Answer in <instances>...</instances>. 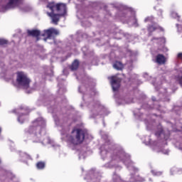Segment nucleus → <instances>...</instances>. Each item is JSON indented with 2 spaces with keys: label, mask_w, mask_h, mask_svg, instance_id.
I'll use <instances>...</instances> for the list:
<instances>
[{
  "label": "nucleus",
  "mask_w": 182,
  "mask_h": 182,
  "mask_svg": "<svg viewBox=\"0 0 182 182\" xmlns=\"http://www.w3.org/2000/svg\"><path fill=\"white\" fill-rule=\"evenodd\" d=\"M113 68L117 70H122V69H123V64L119 61H117L115 63H114Z\"/></svg>",
  "instance_id": "nucleus-23"
},
{
  "label": "nucleus",
  "mask_w": 182,
  "mask_h": 182,
  "mask_svg": "<svg viewBox=\"0 0 182 182\" xmlns=\"http://www.w3.org/2000/svg\"><path fill=\"white\" fill-rule=\"evenodd\" d=\"M151 173L153 174V176H161V174H163V172L161 171H151Z\"/></svg>",
  "instance_id": "nucleus-34"
},
{
  "label": "nucleus",
  "mask_w": 182,
  "mask_h": 182,
  "mask_svg": "<svg viewBox=\"0 0 182 182\" xmlns=\"http://www.w3.org/2000/svg\"><path fill=\"white\" fill-rule=\"evenodd\" d=\"M104 127L106 126V124L105 123V121H103Z\"/></svg>",
  "instance_id": "nucleus-42"
},
{
  "label": "nucleus",
  "mask_w": 182,
  "mask_h": 182,
  "mask_svg": "<svg viewBox=\"0 0 182 182\" xmlns=\"http://www.w3.org/2000/svg\"><path fill=\"white\" fill-rule=\"evenodd\" d=\"M46 121L43 117H38L33 122V125L24 130L25 134H29L33 143H42L43 144H51L52 147H59V145L53 144L49 136L42 140L43 136L46 134Z\"/></svg>",
  "instance_id": "nucleus-3"
},
{
  "label": "nucleus",
  "mask_w": 182,
  "mask_h": 182,
  "mask_svg": "<svg viewBox=\"0 0 182 182\" xmlns=\"http://www.w3.org/2000/svg\"><path fill=\"white\" fill-rule=\"evenodd\" d=\"M154 86H155V89L156 90L160 92L159 95V97H156L154 96H152L151 97V100L152 102H159L160 100H161L162 102H170V97L168 96H167V90L164 89V88H159V87H157V85H156L155 83H153Z\"/></svg>",
  "instance_id": "nucleus-9"
},
{
  "label": "nucleus",
  "mask_w": 182,
  "mask_h": 182,
  "mask_svg": "<svg viewBox=\"0 0 182 182\" xmlns=\"http://www.w3.org/2000/svg\"><path fill=\"white\" fill-rule=\"evenodd\" d=\"M172 18H180L178 14L176 12L172 11L171 14Z\"/></svg>",
  "instance_id": "nucleus-37"
},
{
  "label": "nucleus",
  "mask_w": 182,
  "mask_h": 182,
  "mask_svg": "<svg viewBox=\"0 0 182 182\" xmlns=\"http://www.w3.org/2000/svg\"><path fill=\"white\" fill-rule=\"evenodd\" d=\"M65 70L64 69V70H63V72H65Z\"/></svg>",
  "instance_id": "nucleus-52"
},
{
  "label": "nucleus",
  "mask_w": 182,
  "mask_h": 182,
  "mask_svg": "<svg viewBox=\"0 0 182 182\" xmlns=\"http://www.w3.org/2000/svg\"><path fill=\"white\" fill-rule=\"evenodd\" d=\"M16 83L18 86L22 87L28 95L32 93V92L36 89V87H31V86H29L31 80L22 72L17 73Z\"/></svg>",
  "instance_id": "nucleus-6"
},
{
  "label": "nucleus",
  "mask_w": 182,
  "mask_h": 182,
  "mask_svg": "<svg viewBox=\"0 0 182 182\" xmlns=\"http://www.w3.org/2000/svg\"><path fill=\"white\" fill-rule=\"evenodd\" d=\"M54 120H55L56 124H59V123H60V119H59V118H54Z\"/></svg>",
  "instance_id": "nucleus-39"
},
{
  "label": "nucleus",
  "mask_w": 182,
  "mask_h": 182,
  "mask_svg": "<svg viewBox=\"0 0 182 182\" xmlns=\"http://www.w3.org/2000/svg\"><path fill=\"white\" fill-rule=\"evenodd\" d=\"M155 136L157 137L159 142L155 141L151 143V139L148 136L144 143L146 146H151L154 150H157L158 149L159 150L157 151H161L164 154H168L170 151L168 149H164L163 146L167 144V140L170 137V131L163 130V128L159 127V129L155 133Z\"/></svg>",
  "instance_id": "nucleus-4"
},
{
  "label": "nucleus",
  "mask_w": 182,
  "mask_h": 182,
  "mask_svg": "<svg viewBox=\"0 0 182 182\" xmlns=\"http://www.w3.org/2000/svg\"><path fill=\"white\" fill-rule=\"evenodd\" d=\"M147 122H148V119H145V124L146 126H147Z\"/></svg>",
  "instance_id": "nucleus-41"
},
{
  "label": "nucleus",
  "mask_w": 182,
  "mask_h": 182,
  "mask_svg": "<svg viewBox=\"0 0 182 182\" xmlns=\"http://www.w3.org/2000/svg\"><path fill=\"white\" fill-rule=\"evenodd\" d=\"M6 181H6H8V179H6V181Z\"/></svg>",
  "instance_id": "nucleus-49"
},
{
  "label": "nucleus",
  "mask_w": 182,
  "mask_h": 182,
  "mask_svg": "<svg viewBox=\"0 0 182 182\" xmlns=\"http://www.w3.org/2000/svg\"><path fill=\"white\" fill-rule=\"evenodd\" d=\"M95 86H96V80L89 75H85L82 79V85L78 88L80 93H84L82 99L90 110V119H95L99 114L107 116L110 113L100 105L99 101H95L96 95Z\"/></svg>",
  "instance_id": "nucleus-1"
},
{
  "label": "nucleus",
  "mask_w": 182,
  "mask_h": 182,
  "mask_svg": "<svg viewBox=\"0 0 182 182\" xmlns=\"http://www.w3.org/2000/svg\"><path fill=\"white\" fill-rule=\"evenodd\" d=\"M82 171H83V168H82Z\"/></svg>",
  "instance_id": "nucleus-53"
},
{
  "label": "nucleus",
  "mask_w": 182,
  "mask_h": 182,
  "mask_svg": "<svg viewBox=\"0 0 182 182\" xmlns=\"http://www.w3.org/2000/svg\"><path fill=\"white\" fill-rule=\"evenodd\" d=\"M111 162L106 164H105V167H107V168H113V167H114L116 171H117V170H122V166H114L112 164H110Z\"/></svg>",
  "instance_id": "nucleus-25"
},
{
  "label": "nucleus",
  "mask_w": 182,
  "mask_h": 182,
  "mask_svg": "<svg viewBox=\"0 0 182 182\" xmlns=\"http://www.w3.org/2000/svg\"><path fill=\"white\" fill-rule=\"evenodd\" d=\"M62 80V78H58V80Z\"/></svg>",
  "instance_id": "nucleus-47"
},
{
  "label": "nucleus",
  "mask_w": 182,
  "mask_h": 182,
  "mask_svg": "<svg viewBox=\"0 0 182 182\" xmlns=\"http://www.w3.org/2000/svg\"><path fill=\"white\" fill-rule=\"evenodd\" d=\"M44 35L47 36V37L44 38V41H47L48 39L53 38L52 37L53 36V35H55V36L59 35V30L55 28H50L47 30H44Z\"/></svg>",
  "instance_id": "nucleus-13"
},
{
  "label": "nucleus",
  "mask_w": 182,
  "mask_h": 182,
  "mask_svg": "<svg viewBox=\"0 0 182 182\" xmlns=\"http://www.w3.org/2000/svg\"><path fill=\"white\" fill-rule=\"evenodd\" d=\"M133 102V98L129 95H127L125 97H121L117 100V103L118 105H129Z\"/></svg>",
  "instance_id": "nucleus-15"
},
{
  "label": "nucleus",
  "mask_w": 182,
  "mask_h": 182,
  "mask_svg": "<svg viewBox=\"0 0 182 182\" xmlns=\"http://www.w3.org/2000/svg\"><path fill=\"white\" fill-rule=\"evenodd\" d=\"M21 11H22V12H29V11H31V7L29 6H23L21 7H20Z\"/></svg>",
  "instance_id": "nucleus-29"
},
{
  "label": "nucleus",
  "mask_w": 182,
  "mask_h": 182,
  "mask_svg": "<svg viewBox=\"0 0 182 182\" xmlns=\"http://www.w3.org/2000/svg\"><path fill=\"white\" fill-rule=\"evenodd\" d=\"M1 132H2V128L0 127V134H1Z\"/></svg>",
  "instance_id": "nucleus-44"
},
{
  "label": "nucleus",
  "mask_w": 182,
  "mask_h": 182,
  "mask_svg": "<svg viewBox=\"0 0 182 182\" xmlns=\"http://www.w3.org/2000/svg\"><path fill=\"white\" fill-rule=\"evenodd\" d=\"M27 33L28 36H32L33 38L41 36V31L38 29L28 30Z\"/></svg>",
  "instance_id": "nucleus-18"
},
{
  "label": "nucleus",
  "mask_w": 182,
  "mask_h": 182,
  "mask_svg": "<svg viewBox=\"0 0 182 182\" xmlns=\"http://www.w3.org/2000/svg\"><path fill=\"white\" fill-rule=\"evenodd\" d=\"M65 92H66V88H65V87H63V88L60 87L59 90H58V93L59 95H63L65 93Z\"/></svg>",
  "instance_id": "nucleus-32"
},
{
  "label": "nucleus",
  "mask_w": 182,
  "mask_h": 182,
  "mask_svg": "<svg viewBox=\"0 0 182 182\" xmlns=\"http://www.w3.org/2000/svg\"><path fill=\"white\" fill-rule=\"evenodd\" d=\"M149 181H151V178H149Z\"/></svg>",
  "instance_id": "nucleus-48"
},
{
  "label": "nucleus",
  "mask_w": 182,
  "mask_h": 182,
  "mask_svg": "<svg viewBox=\"0 0 182 182\" xmlns=\"http://www.w3.org/2000/svg\"><path fill=\"white\" fill-rule=\"evenodd\" d=\"M139 110H140L139 109H137L136 110H135L134 112V116H136L138 117V119L141 118V112H140Z\"/></svg>",
  "instance_id": "nucleus-30"
},
{
  "label": "nucleus",
  "mask_w": 182,
  "mask_h": 182,
  "mask_svg": "<svg viewBox=\"0 0 182 182\" xmlns=\"http://www.w3.org/2000/svg\"><path fill=\"white\" fill-rule=\"evenodd\" d=\"M174 110H175V111H176V110H177V107H176L174 108Z\"/></svg>",
  "instance_id": "nucleus-43"
},
{
  "label": "nucleus",
  "mask_w": 182,
  "mask_h": 182,
  "mask_svg": "<svg viewBox=\"0 0 182 182\" xmlns=\"http://www.w3.org/2000/svg\"><path fill=\"white\" fill-rule=\"evenodd\" d=\"M156 62L157 63H159V65H164V63H166V58L164 55L159 54L156 56Z\"/></svg>",
  "instance_id": "nucleus-20"
},
{
  "label": "nucleus",
  "mask_w": 182,
  "mask_h": 182,
  "mask_svg": "<svg viewBox=\"0 0 182 182\" xmlns=\"http://www.w3.org/2000/svg\"><path fill=\"white\" fill-rule=\"evenodd\" d=\"M144 76V77H146V76H147V74H145Z\"/></svg>",
  "instance_id": "nucleus-46"
},
{
  "label": "nucleus",
  "mask_w": 182,
  "mask_h": 182,
  "mask_svg": "<svg viewBox=\"0 0 182 182\" xmlns=\"http://www.w3.org/2000/svg\"><path fill=\"white\" fill-rule=\"evenodd\" d=\"M176 26H178V24H176Z\"/></svg>",
  "instance_id": "nucleus-50"
},
{
  "label": "nucleus",
  "mask_w": 182,
  "mask_h": 182,
  "mask_svg": "<svg viewBox=\"0 0 182 182\" xmlns=\"http://www.w3.org/2000/svg\"><path fill=\"white\" fill-rule=\"evenodd\" d=\"M142 107H143V109H157V110H159V107H157L156 105L151 106L150 104H148V103H144L142 105Z\"/></svg>",
  "instance_id": "nucleus-24"
},
{
  "label": "nucleus",
  "mask_w": 182,
  "mask_h": 182,
  "mask_svg": "<svg viewBox=\"0 0 182 182\" xmlns=\"http://www.w3.org/2000/svg\"><path fill=\"white\" fill-rule=\"evenodd\" d=\"M7 177L8 178H11V180H14V178H15V176L14 175L13 173H11V172L7 173Z\"/></svg>",
  "instance_id": "nucleus-35"
},
{
  "label": "nucleus",
  "mask_w": 182,
  "mask_h": 182,
  "mask_svg": "<svg viewBox=\"0 0 182 182\" xmlns=\"http://www.w3.org/2000/svg\"><path fill=\"white\" fill-rule=\"evenodd\" d=\"M47 8L60 15L61 16H65L66 15V5L63 3L55 4V2L48 3Z\"/></svg>",
  "instance_id": "nucleus-7"
},
{
  "label": "nucleus",
  "mask_w": 182,
  "mask_h": 182,
  "mask_svg": "<svg viewBox=\"0 0 182 182\" xmlns=\"http://www.w3.org/2000/svg\"><path fill=\"white\" fill-rule=\"evenodd\" d=\"M8 43V41L7 40H5L4 38H0V45L1 46H4V45H7Z\"/></svg>",
  "instance_id": "nucleus-33"
},
{
  "label": "nucleus",
  "mask_w": 182,
  "mask_h": 182,
  "mask_svg": "<svg viewBox=\"0 0 182 182\" xmlns=\"http://www.w3.org/2000/svg\"><path fill=\"white\" fill-rule=\"evenodd\" d=\"M79 68V60H75L71 66L70 67V69L71 70H77V68Z\"/></svg>",
  "instance_id": "nucleus-21"
},
{
  "label": "nucleus",
  "mask_w": 182,
  "mask_h": 182,
  "mask_svg": "<svg viewBox=\"0 0 182 182\" xmlns=\"http://www.w3.org/2000/svg\"><path fill=\"white\" fill-rule=\"evenodd\" d=\"M144 22H150L151 24L156 23V22H154V17L153 16L146 17L144 19Z\"/></svg>",
  "instance_id": "nucleus-28"
},
{
  "label": "nucleus",
  "mask_w": 182,
  "mask_h": 182,
  "mask_svg": "<svg viewBox=\"0 0 182 182\" xmlns=\"http://www.w3.org/2000/svg\"><path fill=\"white\" fill-rule=\"evenodd\" d=\"M45 162L43 161H39L36 164V167L38 168V170H43L45 168Z\"/></svg>",
  "instance_id": "nucleus-27"
},
{
  "label": "nucleus",
  "mask_w": 182,
  "mask_h": 182,
  "mask_svg": "<svg viewBox=\"0 0 182 182\" xmlns=\"http://www.w3.org/2000/svg\"><path fill=\"white\" fill-rule=\"evenodd\" d=\"M102 177V176L100 171L92 168L89 171L85 178V180H87V182H100Z\"/></svg>",
  "instance_id": "nucleus-8"
},
{
  "label": "nucleus",
  "mask_w": 182,
  "mask_h": 182,
  "mask_svg": "<svg viewBox=\"0 0 182 182\" xmlns=\"http://www.w3.org/2000/svg\"><path fill=\"white\" fill-rule=\"evenodd\" d=\"M47 14L51 18L52 23H54V25H58V22H59L60 19V14H58V13L53 11H50V12H47Z\"/></svg>",
  "instance_id": "nucleus-16"
},
{
  "label": "nucleus",
  "mask_w": 182,
  "mask_h": 182,
  "mask_svg": "<svg viewBox=\"0 0 182 182\" xmlns=\"http://www.w3.org/2000/svg\"><path fill=\"white\" fill-rule=\"evenodd\" d=\"M108 79L110 80L113 92H117L120 88V82H122V79L117 76H112L111 77H108Z\"/></svg>",
  "instance_id": "nucleus-12"
},
{
  "label": "nucleus",
  "mask_w": 182,
  "mask_h": 182,
  "mask_svg": "<svg viewBox=\"0 0 182 182\" xmlns=\"http://www.w3.org/2000/svg\"><path fill=\"white\" fill-rule=\"evenodd\" d=\"M121 9L124 10L123 12V15L122 16L126 17V14H127V11H126L127 9L129 10L128 13H132L133 16L132 18V21H133V26H135V28H137V26H139V23H137V18H136V16H134V11H132V9L127 8L125 6H121Z\"/></svg>",
  "instance_id": "nucleus-14"
},
{
  "label": "nucleus",
  "mask_w": 182,
  "mask_h": 182,
  "mask_svg": "<svg viewBox=\"0 0 182 182\" xmlns=\"http://www.w3.org/2000/svg\"><path fill=\"white\" fill-rule=\"evenodd\" d=\"M12 113L19 114L18 117V122L22 124L23 123V122H25V119L22 118V116H24L25 114L29 113V108L25 106H21L19 109H14L12 111Z\"/></svg>",
  "instance_id": "nucleus-10"
},
{
  "label": "nucleus",
  "mask_w": 182,
  "mask_h": 182,
  "mask_svg": "<svg viewBox=\"0 0 182 182\" xmlns=\"http://www.w3.org/2000/svg\"><path fill=\"white\" fill-rule=\"evenodd\" d=\"M159 15H161V16L162 14H163V10L159 9Z\"/></svg>",
  "instance_id": "nucleus-40"
},
{
  "label": "nucleus",
  "mask_w": 182,
  "mask_h": 182,
  "mask_svg": "<svg viewBox=\"0 0 182 182\" xmlns=\"http://www.w3.org/2000/svg\"><path fill=\"white\" fill-rule=\"evenodd\" d=\"M20 156L21 157H22V159H31V156L25 152H21L20 154Z\"/></svg>",
  "instance_id": "nucleus-31"
},
{
  "label": "nucleus",
  "mask_w": 182,
  "mask_h": 182,
  "mask_svg": "<svg viewBox=\"0 0 182 182\" xmlns=\"http://www.w3.org/2000/svg\"><path fill=\"white\" fill-rule=\"evenodd\" d=\"M82 159H86V155L85 154H82V152H80L79 154V159L82 160Z\"/></svg>",
  "instance_id": "nucleus-38"
},
{
  "label": "nucleus",
  "mask_w": 182,
  "mask_h": 182,
  "mask_svg": "<svg viewBox=\"0 0 182 182\" xmlns=\"http://www.w3.org/2000/svg\"><path fill=\"white\" fill-rule=\"evenodd\" d=\"M102 139L105 140V144L100 147V150L103 159H105V157L107 156H110L112 161H122L128 170L134 171V173L139 171L138 168L134 166V163L130 159V155L126 154L123 149L117 148L114 150H110L109 152L107 149L113 146V144L110 141V139H109V135H103Z\"/></svg>",
  "instance_id": "nucleus-2"
},
{
  "label": "nucleus",
  "mask_w": 182,
  "mask_h": 182,
  "mask_svg": "<svg viewBox=\"0 0 182 182\" xmlns=\"http://www.w3.org/2000/svg\"><path fill=\"white\" fill-rule=\"evenodd\" d=\"M82 52L85 56H93L94 55L93 51H91L90 50H86V47L82 48Z\"/></svg>",
  "instance_id": "nucleus-26"
},
{
  "label": "nucleus",
  "mask_w": 182,
  "mask_h": 182,
  "mask_svg": "<svg viewBox=\"0 0 182 182\" xmlns=\"http://www.w3.org/2000/svg\"><path fill=\"white\" fill-rule=\"evenodd\" d=\"M160 29V31H164L163 28L159 27V25L156 23H153L152 24H149L147 27V31L149 32V36H151V33L154 32V31Z\"/></svg>",
  "instance_id": "nucleus-17"
},
{
  "label": "nucleus",
  "mask_w": 182,
  "mask_h": 182,
  "mask_svg": "<svg viewBox=\"0 0 182 182\" xmlns=\"http://www.w3.org/2000/svg\"><path fill=\"white\" fill-rule=\"evenodd\" d=\"M144 178L139 176H134V174L131 173L130 178L129 182H144Z\"/></svg>",
  "instance_id": "nucleus-19"
},
{
  "label": "nucleus",
  "mask_w": 182,
  "mask_h": 182,
  "mask_svg": "<svg viewBox=\"0 0 182 182\" xmlns=\"http://www.w3.org/2000/svg\"><path fill=\"white\" fill-rule=\"evenodd\" d=\"M22 0H8V2L6 5H3L1 7V10L3 12H6V11H9V9H14L16 8L21 4Z\"/></svg>",
  "instance_id": "nucleus-11"
},
{
  "label": "nucleus",
  "mask_w": 182,
  "mask_h": 182,
  "mask_svg": "<svg viewBox=\"0 0 182 182\" xmlns=\"http://www.w3.org/2000/svg\"><path fill=\"white\" fill-rule=\"evenodd\" d=\"M48 109L50 113H55V108H53V107L48 106Z\"/></svg>",
  "instance_id": "nucleus-36"
},
{
  "label": "nucleus",
  "mask_w": 182,
  "mask_h": 182,
  "mask_svg": "<svg viewBox=\"0 0 182 182\" xmlns=\"http://www.w3.org/2000/svg\"><path fill=\"white\" fill-rule=\"evenodd\" d=\"M152 41H156L159 45H164L166 43V38H154Z\"/></svg>",
  "instance_id": "nucleus-22"
},
{
  "label": "nucleus",
  "mask_w": 182,
  "mask_h": 182,
  "mask_svg": "<svg viewBox=\"0 0 182 182\" xmlns=\"http://www.w3.org/2000/svg\"><path fill=\"white\" fill-rule=\"evenodd\" d=\"M154 9H156V7H154Z\"/></svg>",
  "instance_id": "nucleus-51"
},
{
  "label": "nucleus",
  "mask_w": 182,
  "mask_h": 182,
  "mask_svg": "<svg viewBox=\"0 0 182 182\" xmlns=\"http://www.w3.org/2000/svg\"><path fill=\"white\" fill-rule=\"evenodd\" d=\"M77 42H80V40H79V39L77 38Z\"/></svg>",
  "instance_id": "nucleus-45"
},
{
  "label": "nucleus",
  "mask_w": 182,
  "mask_h": 182,
  "mask_svg": "<svg viewBox=\"0 0 182 182\" xmlns=\"http://www.w3.org/2000/svg\"><path fill=\"white\" fill-rule=\"evenodd\" d=\"M86 132L81 129H73L70 135H67V141L71 144L77 145L83 143Z\"/></svg>",
  "instance_id": "nucleus-5"
}]
</instances>
